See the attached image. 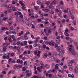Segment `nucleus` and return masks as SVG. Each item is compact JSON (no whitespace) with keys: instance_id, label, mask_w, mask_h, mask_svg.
Returning a JSON list of instances; mask_svg holds the SVG:
<instances>
[{"instance_id":"1","label":"nucleus","mask_w":78,"mask_h":78,"mask_svg":"<svg viewBox=\"0 0 78 78\" xmlns=\"http://www.w3.org/2000/svg\"><path fill=\"white\" fill-rule=\"evenodd\" d=\"M9 33L10 34H13L16 35L17 34L16 32V30L13 29H11L9 31Z\"/></svg>"},{"instance_id":"2","label":"nucleus","mask_w":78,"mask_h":78,"mask_svg":"<svg viewBox=\"0 0 78 78\" xmlns=\"http://www.w3.org/2000/svg\"><path fill=\"white\" fill-rule=\"evenodd\" d=\"M71 53L73 56H75V55H76V52H75V51L74 50H73L71 51Z\"/></svg>"},{"instance_id":"3","label":"nucleus","mask_w":78,"mask_h":78,"mask_svg":"<svg viewBox=\"0 0 78 78\" xmlns=\"http://www.w3.org/2000/svg\"><path fill=\"white\" fill-rule=\"evenodd\" d=\"M26 23L27 24V25H28V26H31V23H30V22L29 21H27L26 22Z\"/></svg>"},{"instance_id":"4","label":"nucleus","mask_w":78,"mask_h":78,"mask_svg":"<svg viewBox=\"0 0 78 78\" xmlns=\"http://www.w3.org/2000/svg\"><path fill=\"white\" fill-rule=\"evenodd\" d=\"M57 55H59V57H60V58H62V56H63L62 54V53L61 52L59 51V54H57Z\"/></svg>"},{"instance_id":"5","label":"nucleus","mask_w":78,"mask_h":78,"mask_svg":"<svg viewBox=\"0 0 78 78\" xmlns=\"http://www.w3.org/2000/svg\"><path fill=\"white\" fill-rule=\"evenodd\" d=\"M12 20V16H10L9 17V20H8L7 22H8V23H9V22H11Z\"/></svg>"},{"instance_id":"6","label":"nucleus","mask_w":78,"mask_h":78,"mask_svg":"<svg viewBox=\"0 0 78 78\" xmlns=\"http://www.w3.org/2000/svg\"><path fill=\"white\" fill-rule=\"evenodd\" d=\"M56 1H55V0H54V1H53L52 3H50L51 5H52V6H53V5H55L56 4Z\"/></svg>"},{"instance_id":"7","label":"nucleus","mask_w":78,"mask_h":78,"mask_svg":"<svg viewBox=\"0 0 78 78\" xmlns=\"http://www.w3.org/2000/svg\"><path fill=\"white\" fill-rule=\"evenodd\" d=\"M19 3L20 4H21V6H22L23 7L24 6L25 4H24V3H23L21 1H20Z\"/></svg>"},{"instance_id":"8","label":"nucleus","mask_w":78,"mask_h":78,"mask_svg":"<svg viewBox=\"0 0 78 78\" xmlns=\"http://www.w3.org/2000/svg\"><path fill=\"white\" fill-rule=\"evenodd\" d=\"M44 67H45L46 69H49V68H50V65L47 64H46L44 66Z\"/></svg>"},{"instance_id":"9","label":"nucleus","mask_w":78,"mask_h":78,"mask_svg":"<svg viewBox=\"0 0 78 78\" xmlns=\"http://www.w3.org/2000/svg\"><path fill=\"white\" fill-rule=\"evenodd\" d=\"M19 17L18 16H17L16 17V22H19Z\"/></svg>"},{"instance_id":"10","label":"nucleus","mask_w":78,"mask_h":78,"mask_svg":"<svg viewBox=\"0 0 78 78\" xmlns=\"http://www.w3.org/2000/svg\"><path fill=\"white\" fill-rule=\"evenodd\" d=\"M24 38L25 39V40H27L28 39V38L27 37V34H25L24 35Z\"/></svg>"},{"instance_id":"11","label":"nucleus","mask_w":78,"mask_h":78,"mask_svg":"<svg viewBox=\"0 0 78 78\" xmlns=\"http://www.w3.org/2000/svg\"><path fill=\"white\" fill-rule=\"evenodd\" d=\"M8 44L7 43V42L4 43L3 44V46H4V47H6V46L8 45Z\"/></svg>"},{"instance_id":"12","label":"nucleus","mask_w":78,"mask_h":78,"mask_svg":"<svg viewBox=\"0 0 78 78\" xmlns=\"http://www.w3.org/2000/svg\"><path fill=\"white\" fill-rule=\"evenodd\" d=\"M75 73H78V68L77 67H76L75 69Z\"/></svg>"},{"instance_id":"13","label":"nucleus","mask_w":78,"mask_h":78,"mask_svg":"<svg viewBox=\"0 0 78 78\" xmlns=\"http://www.w3.org/2000/svg\"><path fill=\"white\" fill-rule=\"evenodd\" d=\"M37 70L38 71H39V72H41L42 71V70L40 69H39V67H37Z\"/></svg>"},{"instance_id":"14","label":"nucleus","mask_w":78,"mask_h":78,"mask_svg":"<svg viewBox=\"0 0 78 78\" xmlns=\"http://www.w3.org/2000/svg\"><path fill=\"white\" fill-rule=\"evenodd\" d=\"M58 34L60 35H62V33L61 32V30H58Z\"/></svg>"},{"instance_id":"15","label":"nucleus","mask_w":78,"mask_h":78,"mask_svg":"<svg viewBox=\"0 0 78 78\" xmlns=\"http://www.w3.org/2000/svg\"><path fill=\"white\" fill-rule=\"evenodd\" d=\"M8 40H9V42H12V39L11 37H9L8 38Z\"/></svg>"},{"instance_id":"16","label":"nucleus","mask_w":78,"mask_h":78,"mask_svg":"<svg viewBox=\"0 0 78 78\" xmlns=\"http://www.w3.org/2000/svg\"><path fill=\"white\" fill-rule=\"evenodd\" d=\"M55 61L57 63H60V60L58 59H56Z\"/></svg>"},{"instance_id":"17","label":"nucleus","mask_w":78,"mask_h":78,"mask_svg":"<svg viewBox=\"0 0 78 78\" xmlns=\"http://www.w3.org/2000/svg\"><path fill=\"white\" fill-rule=\"evenodd\" d=\"M31 75V73H28L27 74L26 76H28V77H30V76Z\"/></svg>"},{"instance_id":"18","label":"nucleus","mask_w":78,"mask_h":78,"mask_svg":"<svg viewBox=\"0 0 78 78\" xmlns=\"http://www.w3.org/2000/svg\"><path fill=\"white\" fill-rule=\"evenodd\" d=\"M67 12L68 13H70V12L71 11L70 10V9L69 8H67Z\"/></svg>"},{"instance_id":"19","label":"nucleus","mask_w":78,"mask_h":78,"mask_svg":"<svg viewBox=\"0 0 78 78\" xmlns=\"http://www.w3.org/2000/svg\"><path fill=\"white\" fill-rule=\"evenodd\" d=\"M55 54H53L52 55V56L53 57V58H55V57L54 56H56V52H55Z\"/></svg>"},{"instance_id":"20","label":"nucleus","mask_w":78,"mask_h":78,"mask_svg":"<svg viewBox=\"0 0 78 78\" xmlns=\"http://www.w3.org/2000/svg\"><path fill=\"white\" fill-rule=\"evenodd\" d=\"M23 34V31H21V33L19 34V36H21Z\"/></svg>"},{"instance_id":"21","label":"nucleus","mask_w":78,"mask_h":78,"mask_svg":"<svg viewBox=\"0 0 78 78\" xmlns=\"http://www.w3.org/2000/svg\"><path fill=\"white\" fill-rule=\"evenodd\" d=\"M51 42L52 43V46H54V45H55V42L53 41H51Z\"/></svg>"},{"instance_id":"22","label":"nucleus","mask_w":78,"mask_h":78,"mask_svg":"<svg viewBox=\"0 0 78 78\" xmlns=\"http://www.w3.org/2000/svg\"><path fill=\"white\" fill-rule=\"evenodd\" d=\"M34 8L36 10H38L39 9V7L38 6H34Z\"/></svg>"},{"instance_id":"23","label":"nucleus","mask_w":78,"mask_h":78,"mask_svg":"<svg viewBox=\"0 0 78 78\" xmlns=\"http://www.w3.org/2000/svg\"><path fill=\"white\" fill-rule=\"evenodd\" d=\"M37 4H38V5H41V1H40L39 0H38L37 2Z\"/></svg>"},{"instance_id":"24","label":"nucleus","mask_w":78,"mask_h":78,"mask_svg":"<svg viewBox=\"0 0 78 78\" xmlns=\"http://www.w3.org/2000/svg\"><path fill=\"white\" fill-rule=\"evenodd\" d=\"M31 24L32 25V26H34L35 25V23L34 21H32L31 23Z\"/></svg>"},{"instance_id":"25","label":"nucleus","mask_w":78,"mask_h":78,"mask_svg":"<svg viewBox=\"0 0 78 78\" xmlns=\"http://www.w3.org/2000/svg\"><path fill=\"white\" fill-rule=\"evenodd\" d=\"M22 37L21 36L20 37L17 38V41H19V40H20L21 39H22Z\"/></svg>"},{"instance_id":"26","label":"nucleus","mask_w":78,"mask_h":78,"mask_svg":"<svg viewBox=\"0 0 78 78\" xmlns=\"http://www.w3.org/2000/svg\"><path fill=\"white\" fill-rule=\"evenodd\" d=\"M13 71V70H10V71L8 73L9 75V74H11V73L12 72V71Z\"/></svg>"},{"instance_id":"27","label":"nucleus","mask_w":78,"mask_h":78,"mask_svg":"<svg viewBox=\"0 0 78 78\" xmlns=\"http://www.w3.org/2000/svg\"><path fill=\"white\" fill-rule=\"evenodd\" d=\"M16 62L17 63H20V59H18L17 60Z\"/></svg>"},{"instance_id":"28","label":"nucleus","mask_w":78,"mask_h":78,"mask_svg":"<svg viewBox=\"0 0 78 78\" xmlns=\"http://www.w3.org/2000/svg\"><path fill=\"white\" fill-rule=\"evenodd\" d=\"M7 19V17H3L2 19V20H6Z\"/></svg>"},{"instance_id":"29","label":"nucleus","mask_w":78,"mask_h":78,"mask_svg":"<svg viewBox=\"0 0 78 78\" xmlns=\"http://www.w3.org/2000/svg\"><path fill=\"white\" fill-rule=\"evenodd\" d=\"M24 45H27V43H28V41H24Z\"/></svg>"},{"instance_id":"30","label":"nucleus","mask_w":78,"mask_h":78,"mask_svg":"<svg viewBox=\"0 0 78 78\" xmlns=\"http://www.w3.org/2000/svg\"><path fill=\"white\" fill-rule=\"evenodd\" d=\"M68 66H69L70 67V66H72V63L71 62H69L68 63Z\"/></svg>"},{"instance_id":"31","label":"nucleus","mask_w":78,"mask_h":78,"mask_svg":"<svg viewBox=\"0 0 78 78\" xmlns=\"http://www.w3.org/2000/svg\"><path fill=\"white\" fill-rule=\"evenodd\" d=\"M67 50H69V51H71V50H72V48H67Z\"/></svg>"},{"instance_id":"32","label":"nucleus","mask_w":78,"mask_h":78,"mask_svg":"<svg viewBox=\"0 0 78 78\" xmlns=\"http://www.w3.org/2000/svg\"><path fill=\"white\" fill-rule=\"evenodd\" d=\"M40 63L41 64V66H44V64L43 63V62H42L41 61L40 62Z\"/></svg>"},{"instance_id":"33","label":"nucleus","mask_w":78,"mask_h":78,"mask_svg":"<svg viewBox=\"0 0 78 78\" xmlns=\"http://www.w3.org/2000/svg\"><path fill=\"white\" fill-rule=\"evenodd\" d=\"M12 5H8V8H12Z\"/></svg>"},{"instance_id":"34","label":"nucleus","mask_w":78,"mask_h":78,"mask_svg":"<svg viewBox=\"0 0 78 78\" xmlns=\"http://www.w3.org/2000/svg\"><path fill=\"white\" fill-rule=\"evenodd\" d=\"M37 21L38 22H41V19H38L37 20Z\"/></svg>"},{"instance_id":"35","label":"nucleus","mask_w":78,"mask_h":78,"mask_svg":"<svg viewBox=\"0 0 78 78\" xmlns=\"http://www.w3.org/2000/svg\"><path fill=\"white\" fill-rule=\"evenodd\" d=\"M38 42V41L37 40H34L33 41V43H37Z\"/></svg>"},{"instance_id":"36","label":"nucleus","mask_w":78,"mask_h":78,"mask_svg":"<svg viewBox=\"0 0 78 78\" xmlns=\"http://www.w3.org/2000/svg\"><path fill=\"white\" fill-rule=\"evenodd\" d=\"M6 47H4L3 48V51H6Z\"/></svg>"},{"instance_id":"37","label":"nucleus","mask_w":78,"mask_h":78,"mask_svg":"<svg viewBox=\"0 0 78 78\" xmlns=\"http://www.w3.org/2000/svg\"><path fill=\"white\" fill-rule=\"evenodd\" d=\"M14 53L12 52V53H11V55L10 56H14Z\"/></svg>"},{"instance_id":"38","label":"nucleus","mask_w":78,"mask_h":78,"mask_svg":"<svg viewBox=\"0 0 78 78\" xmlns=\"http://www.w3.org/2000/svg\"><path fill=\"white\" fill-rule=\"evenodd\" d=\"M49 23V22L48 21H45L44 22L45 24H46V25H48V24Z\"/></svg>"},{"instance_id":"39","label":"nucleus","mask_w":78,"mask_h":78,"mask_svg":"<svg viewBox=\"0 0 78 78\" xmlns=\"http://www.w3.org/2000/svg\"><path fill=\"white\" fill-rule=\"evenodd\" d=\"M11 52L9 51V53H8V54L9 55V56H11Z\"/></svg>"},{"instance_id":"40","label":"nucleus","mask_w":78,"mask_h":78,"mask_svg":"<svg viewBox=\"0 0 78 78\" xmlns=\"http://www.w3.org/2000/svg\"><path fill=\"white\" fill-rule=\"evenodd\" d=\"M44 57H45L46 58V57H47V56H48V54L47 53L44 54Z\"/></svg>"},{"instance_id":"41","label":"nucleus","mask_w":78,"mask_h":78,"mask_svg":"<svg viewBox=\"0 0 78 78\" xmlns=\"http://www.w3.org/2000/svg\"><path fill=\"white\" fill-rule=\"evenodd\" d=\"M11 38L12 39H14V38H15V36H14V35H12L11 36Z\"/></svg>"},{"instance_id":"42","label":"nucleus","mask_w":78,"mask_h":78,"mask_svg":"<svg viewBox=\"0 0 78 78\" xmlns=\"http://www.w3.org/2000/svg\"><path fill=\"white\" fill-rule=\"evenodd\" d=\"M22 57H23V55H20L19 56V58L20 59V58H22Z\"/></svg>"},{"instance_id":"43","label":"nucleus","mask_w":78,"mask_h":78,"mask_svg":"<svg viewBox=\"0 0 78 78\" xmlns=\"http://www.w3.org/2000/svg\"><path fill=\"white\" fill-rule=\"evenodd\" d=\"M52 72V70L51 69H50L48 71V73H51Z\"/></svg>"},{"instance_id":"44","label":"nucleus","mask_w":78,"mask_h":78,"mask_svg":"<svg viewBox=\"0 0 78 78\" xmlns=\"http://www.w3.org/2000/svg\"><path fill=\"white\" fill-rule=\"evenodd\" d=\"M37 44L36 43L34 45V47H37Z\"/></svg>"},{"instance_id":"45","label":"nucleus","mask_w":78,"mask_h":78,"mask_svg":"<svg viewBox=\"0 0 78 78\" xmlns=\"http://www.w3.org/2000/svg\"><path fill=\"white\" fill-rule=\"evenodd\" d=\"M26 70V69L25 67H23L22 68V71H25Z\"/></svg>"},{"instance_id":"46","label":"nucleus","mask_w":78,"mask_h":78,"mask_svg":"<svg viewBox=\"0 0 78 78\" xmlns=\"http://www.w3.org/2000/svg\"><path fill=\"white\" fill-rule=\"evenodd\" d=\"M34 78H39V76H36V75H34Z\"/></svg>"},{"instance_id":"47","label":"nucleus","mask_w":78,"mask_h":78,"mask_svg":"<svg viewBox=\"0 0 78 78\" xmlns=\"http://www.w3.org/2000/svg\"><path fill=\"white\" fill-rule=\"evenodd\" d=\"M17 67H20V68H22V66L20 65H18L17 66Z\"/></svg>"},{"instance_id":"48","label":"nucleus","mask_w":78,"mask_h":78,"mask_svg":"<svg viewBox=\"0 0 78 78\" xmlns=\"http://www.w3.org/2000/svg\"><path fill=\"white\" fill-rule=\"evenodd\" d=\"M29 72V70H27L26 71V74H27V73H28Z\"/></svg>"},{"instance_id":"49","label":"nucleus","mask_w":78,"mask_h":78,"mask_svg":"<svg viewBox=\"0 0 78 78\" xmlns=\"http://www.w3.org/2000/svg\"><path fill=\"white\" fill-rule=\"evenodd\" d=\"M2 31H4V30H5V27H3L2 29Z\"/></svg>"},{"instance_id":"50","label":"nucleus","mask_w":78,"mask_h":78,"mask_svg":"<svg viewBox=\"0 0 78 78\" xmlns=\"http://www.w3.org/2000/svg\"><path fill=\"white\" fill-rule=\"evenodd\" d=\"M65 59V57H63V58L62 59L61 61H62V62H63V61H64Z\"/></svg>"},{"instance_id":"51","label":"nucleus","mask_w":78,"mask_h":78,"mask_svg":"<svg viewBox=\"0 0 78 78\" xmlns=\"http://www.w3.org/2000/svg\"><path fill=\"white\" fill-rule=\"evenodd\" d=\"M42 47H43L44 48H46V45L45 44L43 45L42 46Z\"/></svg>"},{"instance_id":"52","label":"nucleus","mask_w":78,"mask_h":78,"mask_svg":"<svg viewBox=\"0 0 78 78\" xmlns=\"http://www.w3.org/2000/svg\"><path fill=\"white\" fill-rule=\"evenodd\" d=\"M55 71H56V70H55V69H53L52 70V72L53 73H54V72H55Z\"/></svg>"},{"instance_id":"53","label":"nucleus","mask_w":78,"mask_h":78,"mask_svg":"<svg viewBox=\"0 0 78 78\" xmlns=\"http://www.w3.org/2000/svg\"><path fill=\"white\" fill-rule=\"evenodd\" d=\"M60 4L61 5H64V3H63L62 1H61L60 2Z\"/></svg>"},{"instance_id":"54","label":"nucleus","mask_w":78,"mask_h":78,"mask_svg":"<svg viewBox=\"0 0 78 78\" xmlns=\"http://www.w3.org/2000/svg\"><path fill=\"white\" fill-rule=\"evenodd\" d=\"M11 60H12V58H10L9 59V62H11Z\"/></svg>"},{"instance_id":"55","label":"nucleus","mask_w":78,"mask_h":78,"mask_svg":"<svg viewBox=\"0 0 78 78\" xmlns=\"http://www.w3.org/2000/svg\"><path fill=\"white\" fill-rule=\"evenodd\" d=\"M12 23L11 22H9V26H11L12 25Z\"/></svg>"},{"instance_id":"56","label":"nucleus","mask_w":78,"mask_h":78,"mask_svg":"<svg viewBox=\"0 0 78 78\" xmlns=\"http://www.w3.org/2000/svg\"><path fill=\"white\" fill-rule=\"evenodd\" d=\"M11 62L12 63H14L15 62V61H14V60H12Z\"/></svg>"},{"instance_id":"57","label":"nucleus","mask_w":78,"mask_h":78,"mask_svg":"<svg viewBox=\"0 0 78 78\" xmlns=\"http://www.w3.org/2000/svg\"><path fill=\"white\" fill-rule=\"evenodd\" d=\"M12 10L11 9H9L8 10V12H11Z\"/></svg>"},{"instance_id":"58","label":"nucleus","mask_w":78,"mask_h":78,"mask_svg":"<svg viewBox=\"0 0 78 78\" xmlns=\"http://www.w3.org/2000/svg\"><path fill=\"white\" fill-rule=\"evenodd\" d=\"M5 15H4V14H1V17H3L4 16H5Z\"/></svg>"},{"instance_id":"59","label":"nucleus","mask_w":78,"mask_h":78,"mask_svg":"<svg viewBox=\"0 0 78 78\" xmlns=\"http://www.w3.org/2000/svg\"><path fill=\"white\" fill-rule=\"evenodd\" d=\"M54 13L55 12H54L53 11H52L50 12L51 14H54Z\"/></svg>"},{"instance_id":"60","label":"nucleus","mask_w":78,"mask_h":78,"mask_svg":"<svg viewBox=\"0 0 78 78\" xmlns=\"http://www.w3.org/2000/svg\"><path fill=\"white\" fill-rule=\"evenodd\" d=\"M3 74H1L0 75V78H3Z\"/></svg>"},{"instance_id":"61","label":"nucleus","mask_w":78,"mask_h":78,"mask_svg":"<svg viewBox=\"0 0 78 78\" xmlns=\"http://www.w3.org/2000/svg\"><path fill=\"white\" fill-rule=\"evenodd\" d=\"M2 73L3 74H6V72L5 71H2Z\"/></svg>"},{"instance_id":"62","label":"nucleus","mask_w":78,"mask_h":78,"mask_svg":"<svg viewBox=\"0 0 78 78\" xmlns=\"http://www.w3.org/2000/svg\"><path fill=\"white\" fill-rule=\"evenodd\" d=\"M47 5H48L50 4V2L49 1H48L46 3Z\"/></svg>"},{"instance_id":"63","label":"nucleus","mask_w":78,"mask_h":78,"mask_svg":"<svg viewBox=\"0 0 78 78\" xmlns=\"http://www.w3.org/2000/svg\"><path fill=\"white\" fill-rule=\"evenodd\" d=\"M69 69L70 70H71V71L72 70H73V68L71 67L69 68Z\"/></svg>"},{"instance_id":"64","label":"nucleus","mask_w":78,"mask_h":78,"mask_svg":"<svg viewBox=\"0 0 78 78\" xmlns=\"http://www.w3.org/2000/svg\"><path fill=\"white\" fill-rule=\"evenodd\" d=\"M40 43H42L43 42V40H41L40 41Z\"/></svg>"}]
</instances>
